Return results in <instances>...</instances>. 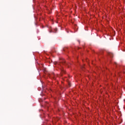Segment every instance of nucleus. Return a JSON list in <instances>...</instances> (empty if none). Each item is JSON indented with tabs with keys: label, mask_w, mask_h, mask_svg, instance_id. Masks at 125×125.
<instances>
[{
	"label": "nucleus",
	"mask_w": 125,
	"mask_h": 125,
	"mask_svg": "<svg viewBox=\"0 0 125 125\" xmlns=\"http://www.w3.org/2000/svg\"><path fill=\"white\" fill-rule=\"evenodd\" d=\"M69 86H71V83H68Z\"/></svg>",
	"instance_id": "nucleus-4"
},
{
	"label": "nucleus",
	"mask_w": 125,
	"mask_h": 125,
	"mask_svg": "<svg viewBox=\"0 0 125 125\" xmlns=\"http://www.w3.org/2000/svg\"><path fill=\"white\" fill-rule=\"evenodd\" d=\"M62 62V64H65V60H63Z\"/></svg>",
	"instance_id": "nucleus-2"
},
{
	"label": "nucleus",
	"mask_w": 125,
	"mask_h": 125,
	"mask_svg": "<svg viewBox=\"0 0 125 125\" xmlns=\"http://www.w3.org/2000/svg\"><path fill=\"white\" fill-rule=\"evenodd\" d=\"M62 73H65V71L63 69H62Z\"/></svg>",
	"instance_id": "nucleus-3"
},
{
	"label": "nucleus",
	"mask_w": 125,
	"mask_h": 125,
	"mask_svg": "<svg viewBox=\"0 0 125 125\" xmlns=\"http://www.w3.org/2000/svg\"><path fill=\"white\" fill-rule=\"evenodd\" d=\"M109 55H110V56H111V57H113V54L112 53H109Z\"/></svg>",
	"instance_id": "nucleus-1"
}]
</instances>
